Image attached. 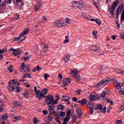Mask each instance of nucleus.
Masks as SVG:
<instances>
[{
	"instance_id": "59",
	"label": "nucleus",
	"mask_w": 124,
	"mask_h": 124,
	"mask_svg": "<svg viewBox=\"0 0 124 124\" xmlns=\"http://www.w3.org/2000/svg\"><path fill=\"white\" fill-rule=\"evenodd\" d=\"M21 37H22V36H21V35H20L19 37H16V38H15V40L16 41H18V40H19V39H20V38H21Z\"/></svg>"
},
{
	"instance_id": "29",
	"label": "nucleus",
	"mask_w": 124,
	"mask_h": 124,
	"mask_svg": "<svg viewBox=\"0 0 124 124\" xmlns=\"http://www.w3.org/2000/svg\"><path fill=\"white\" fill-rule=\"evenodd\" d=\"M35 92H36L35 94L36 97L38 98V96H39V93H40V90H38L36 91H35Z\"/></svg>"
},
{
	"instance_id": "45",
	"label": "nucleus",
	"mask_w": 124,
	"mask_h": 124,
	"mask_svg": "<svg viewBox=\"0 0 124 124\" xmlns=\"http://www.w3.org/2000/svg\"><path fill=\"white\" fill-rule=\"evenodd\" d=\"M60 117H65V112H63V111H61L60 112Z\"/></svg>"
},
{
	"instance_id": "57",
	"label": "nucleus",
	"mask_w": 124,
	"mask_h": 124,
	"mask_svg": "<svg viewBox=\"0 0 124 124\" xmlns=\"http://www.w3.org/2000/svg\"><path fill=\"white\" fill-rule=\"evenodd\" d=\"M5 50H6V49L5 48H4L2 50L0 49V54H3V53L5 52Z\"/></svg>"
},
{
	"instance_id": "20",
	"label": "nucleus",
	"mask_w": 124,
	"mask_h": 124,
	"mask_svg": "<svg viewBox=\"0 0 124 124\" xmlns=\"http://www.w3.org/2000/svg\"><path fill=\"white\" fill-rule=\"evenodd\" d=\"M21 120V117L19 116H16L13 118V122H18V121H20Z\"/></svg>"
},
{
	"instance_id": "14",
	"label": "nucleus",
	"mask_w": 124,
	"mask_h": 124,
	"mask_svg": "<svg viewBox=\"0 0 124 124\" xmlns=\"http://www.w3.org/2000/svg\"><path fill=\"white\" fill-rule=\"evenodd\" d=\"M8 90L9 91V92H13V91L15 90V86L9 83L8 86Z\"/></svg>"
},
{
	"instance_id": "37",
	"label": "nucleus",
	"mask_w": 124,
	"mask_h": 124,
	"mask_svg": "<svg viewBox=\"0 0 124 124\" xmlns=\"http://www.w3.org/2000/svg\"><path fill=\"white\" fill-rule=\"evenodd\" d=\"M15 89H16V93H19V92H20V87H18V86H15Z\"/></svg>"
},
{
	"instance_id": "46",
	"label": "nucleus",
	"mask_w": 124,
	"mask_h": 124,
	"mask_svg": "<svg viewBox=\"0 0 124 124\" xmlns=\"http://www.w3.org/2000/svg\"><path fill=\"white\" fill-rule=\"evenodd\" d=\"M108 93V92H103V93H101V96H102V97H105L106 94H107Z\"/></svg>"
},
{
	"instance_id": "27",
	"label": "nucleus",
	"mask_w": 124,
	"mask_h": 124,
	"mask_svg": "<svg viewBox=\"0 0 124 124\" xmlns=\"http://www.w3.org/2000/svg\"><path fill=\"white\" fill-rule=\"evenodd\" d=\"M88 103V101H87V99H83L81 100V105H86Z\"/></svg>"
},
{
	"instance_id": "2",
	"label": "nucleus",
	"mask_w": 124,
	"mask_h": 124,
	"mask_svg": "<svg viewBox=\"0 0 124 124\" xmlns=\"http://www.w3.org/2000/svg\"><path fill=\"white\" fill-rule=\"evenodd\" d=\"M118 3H119V1L116 0L115 2H113L112 5H111L109 8V14L111 15V17L114 16V13H115V9H116V7H117Z\"/></svg>"
},
{
	"instance_id": "48",
	"label": "nucleus",
	"mask_w": 124,
	"mask_h": 124,
	"mask_svg": "<svg viewBox=\"0 0 124 124\" xmlns=\"http://www.w3.org/2000/svg\"><path fill=\"white\" fill-rule=\"evenodd\" d=\"M77 113H82V110H81V108H77Z\"/></svg>"
},
{
	"instance_id": "44",
	"label": "nucleus",
	"mask_w": 124,
	"mask_h": 124,
	"mask_svg": "<svg viewBox=\"0 0 124 124\" xmlns=\"http://www.w3.org/2000/svg\"><path fill=\"white\" fill-rule=\"evenodd\" d=\"M72 120L74 123H76V121H77V116H76V115L74 116L72 118Z\"/></svg>"
},
{
	"instance_id": "51",
	"label": "nucleus",
	"mask_w": 124,
	"mask_h": 124,
	"mask_svg": "<svg viewBox=\"0 0 124 124\" xmlns=\"http://www.w3.org/2000/svg\"><path fill=\"white\" fill-rule=\"evenodd\" d=\"M70 21H71V19H70L68 18H66V23L67 24H70Z\"/></svg>"
},
{
	"instance_id": "62",
	"label": "nucleus",
	"mask_w": 124,
	"mask_h": 124,
	"mask_svg": "<svg viewBox=\"0 0 124 124\" xmlns=\"http://www.w3.org/2000/svg\"><path fill=\"white\" fill-rule=\"evenodd\" d=\"M116 124H122V120H120L118 121H116Z\"/></svg>"
},
{
	"instance_id": "28",
	"label": "nucleus",
	"mask_w": 124,
	"mask_h": 124,
	"mask_svg": "<svg viewBox=\"0 0 124 124\" xmlns=\"http://www.w3.org/2000/svg\"><path fill=\"white\" fill-rule=\"evenodd\" d=\"M25 65H26L25 63H22L21 65L19 67V69H20V71H22V70H24V68H25Z\"/></svg>"
},
{
	"instance_id": "41",
	"label": "nucleus",
	"mask_w": 124,
	"mask_h": 124,
	"mask_svg": "<svg viewBox=\"0 0 124 124\" xmlns=\"http://www.w3.org/2000/svg\"><path fill=\"white\" fill-rule=\"evenodd\" d=\"M33 123L34 124H37L38 123V119H37V118H33Z\"/></svg>"
},
{
	"instance_id": "43",
	"label": "nucleus",
	"mask_w": 124,
	"mask_h": 124,
	"mask_svg": "<svg viewBox=\"0 0 124 124\" xmlns=\"http://www.w3.org/2000/svg\"><path fill=\"white\" fill-rule=\"evenodd\" d=\"M48 48H49V46H48V45H45L44 46V49L45 52H47V49H48Z\"/></svg>"
},
{
	"instance_id": "53",
	"label": "nucleus",
	"mask_w": 124,
	"mask_h": 124,
	"mask_svg": "<svg viewBox=\"0 0 124 124\" xmlns=\"http://www.w3.org/2000/svg\"><path fill=\"white\" fill-rule=\"evenodd\" d=\"M78 118H81L82 117V115H83L82 112H79L77 113Z\"/></svg>"
},
{
	"instance_id": "23",
	"label": "nucleus",
	"mask_w": 124,
	"mask_h": 124,
	"mask_svg": "<svg viewBox=\"0 0 124 124\" xmlns=\"http://www.w3.org/2000/svg\"><path fill=\"white\" fill-rule=\"evenodd\" d=\"M62 100L63 101H68V100H69V97L66 96H62Z\"/></svg>"
},
{
	"instance_id": "1",
	"label": "nucleus",
	"mask_w": 124,
	"mask_h": 124,
	"mask_svg": "<svg viewBox=\"0 0 124 124\" xmlns=\"http://www.w3.org/2000/svg\"><path fill=\"white\" fill-rule=\"evenodd\" d=\"M46 103L47 105L50 104H57V101H54V96L52 95H47V98L46 99Z\"/></svg>"
},
{
	"instance_id": "6",
	"label": "nucleus",
	"mask_w": 124,
	"mask_h": 124,
	"mask_svg": "<svg viewBox=\"0 0 124 124\" xmlns=\"http://www.w3.org/2000/svg\"><path fill=\"white\" fill-rule=\"evenodd\" d=\"M73 4L75 6H77L78 8H82L83 7V3L82 2H77L74 1Z\"/></svg>"
},
{
	"instance_id": "35",
	"label": "nucleus",
	"mask_w": 124,
	"mask_h": 124,
	"mask_svg": "<svg viewBox=\"0 0 124 124\" xmlns=\"http://www.w3.org/2000/svg\"><path fill=\"white\" fill-rule=\"evenodd\" d=\"M119 94L120 95H124V88L120 90Z\"/></svg>"
},
{
	"instance_id": "11",
	"label": "nucleus",
	"mask_w": 124,
	"mask_h": 124,
	"mask_svg": "<svg viewBox=\"0 0 124 124\" xmlns=\"http://www.w3.org/2000/svg\"><path fill=\"white\" fill-rule=\"evenodd\" d=\"M13 55L16 56H18V55H21V49L19 48L17 49H16V50L15 51V52L13 53Z\"/></svg>"
},
{
	"instance_id": "7",
	"label": "nucleus",
	"mask_w": 124,
	"mask_h": 124,
	"mask_svg": "<svg viewBox=\"0 0 124 124\" xmlns=\"http://www.w3.org/2000/svg\"><path fill=\"white\" fill-rule=\"evenodd\" d=\"M70 58H71V55H70L69 54H66L64 55L63 58H62V60L64 61L65 62L67 63L69 62Z\"/></svg>"
},
{
	"instance_id": "26",
	"label": "nucleus",
	"mask_w": 124,
	"mask_h": 124,
	"mask_svg": "<svg viewBox=\"0 0 124 124\" xmlns=\"http://www.w3.org/2000/svg\"><path fill=\"white\" fill-rule=\"evenodd\" d=\"M31 58V56L29 55L28 57H23L22 59L24 62H27V61H28V60H30Z\"/></svg>"
},
{
	"instance_id": "50",
	"label": "nucleus",
	"mask_w": 124,
	"mask_h": 124,
	"mask_svg": "<svg viewBox=\"0 0 124 124\" xmlns=\"http://www.w3.org/2000/svg\"><path fill=\"white\" fill-rule=\"evenodd\" d=\"M81 92H82V90L78 89L76 91V93L77 94H81Z\"/></svg>"
},
{
	"instance_id": "13",
	"label": "nucleus",
	"mask_w": 124,
	"mask_h": 124,
	"mask_svg": "<svg viewBox=\"0 0 124 124\" xmlns=\"http://www.w3.org/2000/svg\"><path fill=\"white\" fill-rule=\"evenodd\" d=\"M42 6V3H41V2H38L35 6L36 11H38L40 9V8H41Z\"/></svg>"
},
{
	"instance_id": "24",
	"label": "nucleus",
	"mask_w": 124,
	"mask_h": 124,
	"mask_svg": "<svg viewBox=\"0 0 124 124\" xmlns=\"http://www.w3.org/2000/svg\"><path fill=\"white\" fill-rule=\"evenodd\" d=\"M13 103L14 106H20L21 105V103L18 101H14Z\"/></svg>"
},
{
	"instance_id": "63",
	"label": "nucleus",
	"mask_w": 124,
	"mask_h": 124,
	"mask_svg": "<svg viewBox=\"0 0 124 124\" xmlns=\"http://www.w3.org/2000/svg\"><path fill=\"white\" fill-rule=\"evenodd\" d=\"M43 113L44 115H47V114H48V110H43Z\"/></svg>"
},
{
	"instance_id": "31",
	"label": "nucleus",
	"mask_w": 124,
	"mask_h": 124,
	"mask_svg": "<svg viewBox=\"0 0 124 124\" xmlns=\"http://www.w3.org/2000/svg\"><path fill=\"white\" fill-rule=\"evenodd\" d=\"M53 114L51 113L50 114V113H49V116L48 117V121H50V122H51V121L53 120V116H52Z\"/></svg>"
},
{
	"instance_id": "15",
	"label": "nucleus",
	"mask_w": 124,
	"mask_h": 124,
	"mask_svg": "<svg viewBox=\"0 0 124 124\" xmlns=\"http://www.w3.org/2000/svg\"><path fill=\"white\" fill-rule=\"evenodd\" d=\"M6 3H8V2L7 0H3L0 5V7H2V8L5 7L6 6Z\"/></svg>"
},
{
	"instance_id": "47",
	"label": "nucleus",
	"mask_w": 124,
	"mask_h": 124,
	"mask_svg": "<svg viewBox=\"0 0 124 124\" xmlns=\"http://www.w3.org/2000/svg\"><path fill=\"white\" fill-rule=\"evenodd\" d=\"M60 100V96L59 95H57L56 96V100H54V101H57V104H58V101Z\"/></svg>"
},
{
	"instance_id": "30",
	"label": "nucleus",
	"mask_w": 124,
	"mask_h": 124,
	"mask_svg": "<svg viewBox=\"0 0 124 124\" xmlns=\"http://www.w3.org/2000/svg\"><path fill=\"white\" fill-rule=\"evenodd\" d=\"M70 120V116H68L67 115L66 116V118L64 119V122L66 123V122H68Z\"/></svg>"
},
{
	"instance_id": "55",
	"label": "nucleus",
	"mask_w": 124,
	"mask_h": 124,
	"mask_svg": "<svg viewBox=\"0 0 124 124\" xmlns=\"http://www.w3.org/2000/svg\"><path fill=\"white\" fill-rule=\"evenodd\" d=\"M96 33H97V31H93V36H94V37H95V38H96V36H97Z\"/></svg>"
},
{
	"instance_id": "25",
	"label": "nucleus",
	"mask_w": 124,
	"mask_h": 124,
	"mask_svg": "<svg viewBox=\"0 0 124 124\" xmlns=\"http://www.w3.org/2000/svg\"><path fill=\"white\" fill-rule=\"evenodd\" d=\"M88 107L90 108H93V104L91 102H90L89 103H88V105H87Z\"/></svg>"
},
{
	"instance_id": "34",
	"label": "nucleus",
	"mask_w": 124,
	"mask_h": 124,
	"mask_svg": "<svg viewBox=\"0 0 124 124\" xmlns=\"http://www.w3.org/2000/svg\"><path fill=\"white\" fill-rule=\"evenodd\" d=\"M121 20L122 21H124V10H123V11L121 14Z\"/></svg>"
},
{
	"instance_id": "21",
	"label": "nucleus",
	"mask_w": 124,
	"mask_h": 124,
	"mask_svg": "<svg viewBox=\"0 0 124 124\" xmlns=\"http://www.w3.org/2000/svg\"><path fill=\"white\" fill-rule=\"evenodd\" d=\"M41 93H43V94H47V93H48V89L45 88L42 89V92Z\"/></svg>"
},
{
	"instance_id": "4",
	"label": "nucleus",
	"mask_w": 124,
	"mask_h": 124,
	"mask_svg": "<svg viewBox=\"0 0 124 124\" xmlns=\"http://www.w3.org/2000/svg\"><path fill=\"white\" fill-rule=\"evenodd\" d=\"M99 99V96L94 93H92L90 96V99L91 100H97Z\"/></svg>"
},
{
	"instance_id": "54",
	"label": "nucleus",
	"mask_w": 124,
	"mask_h": 124,
	"mask_svg": "<svg viewBox=\"0 0 124 124\" xmlns=\"http://www.w3.org/2000/svg\"><path fill=\"white\" fill-rule=\"evenodd\" d=\"M89 113L91 115H92L93 113V108H89Z\"/></svg>"
},
{
	"instance_id": "16",
	"label": "nucleus",
	"mask_w": 124,
	"mask_h": 124,
	"mask_svg": "<svg viewBox=\"0 0 124 124\" xmlns=\"http://www.w3.org/2000/svg\"><path fill=\"white\" fill-rule=\"evenodd\" d=\"M9 84L12 85L13 86L14 85L17 84V80L16 79H12L9 82Z\"/></svg>"
},
{
	"instance_id": "64",
	"label": "nucleus",
	"mask_w": 124,
	"mask_h": 124,
	"mask_svg": "<svg viewBox=\"0 0 124 124\" xmlns=\"http://www.w3.org/2000/svg\"><path fill=\"white\" fill-rule=\"evenodd\" d=\"M3 111V108H2V106H0V113H2Z\"/></svg>"
},
{
	"instance_id": "17",
	"label": "nucleus",
	"mask_w": 124,
	"mask_h": 124,
	"mask_svg": "<svg viewBox=\"0 0 124 124\" xmlns=\"http://www.w3.org/2000/svg\"><path fill=\"white\" fill-rule=\"evenodd\" d=\"M89 49H90V50H92V51H94V52L96 51V50H97V47H96V46H90L89 47Z\"/></svg>"
},
{
	"instance_id": "42",
	"label": "nucleus",
	"mask_w": 124,
	"mask_h": 124,
	"mask_svg": "<svg viewBox=\"0 0 124 124\" xmlns=\"http://www.w3.org/2000/svg\"><path fill=\"white\" fill-rule=\"evenodd\" d=\"M95 22H96V23L97 24H98L99 25H101V20H100V19H96Z\"/></svg>"
},
{
	"instance_id": "22",
	"label": "nucleus",
	"mask_w": 124,
	"mask_h": 124,
	"mask_svg": "<svg viewBox=\"0 0 124 124\" xmlns=\"http://www.w3.org/2000/svg\"><path fill=\"white\" fill-rule=\"evenodd\" d=\"M98 109H99V110H101V112H103V109H102V105L98 104L95 110H97Z\"/></svg>"
},
{
	"instance_id": "18",
	"label": "nucleus",
	"mask_w": 124,
	"mask_h": 124,
	"mask_svg": "<svg viewBox=\"0 0 124 124\" xmlns=\"http://www.w3.org/2000/svg\"><path fill=\"white\" fill-rule=\"evenodd\" d=\"M58 110H61V111H63V110H64V106L62 105H59L57 108V110L58 111Z\"/></svg>"
},
{
	"instance_id": "58",
	"label": "nucleus",
	"mask_w": 124,
	"mask_h": 124,
	"mask_svg": "<svg viewBox=\"0 0 124 124\" xmlns=\"http://www.w3.org/2000/svg\"><path fill=\"white\" fill-rule=\"evenodd\" d=\"M120 36H121V38H123V39H124V32H121L120 33Z\"/></svg>"
},
{
	"instance_id": "56",
	"label": "nucleus",
	"mask_w": 124,
	"mask_h": 124,
	"mask_svg": "<svg viewBox=\"0 0 124 124\" xmlns=\"http://www.w3.org/2000/svg\"><path fill=\"white\" fill-rule=\"evenodd\" d=\"M120 7H121V6H119V7L117 8V10L116 11L115 13L116 14V15H117V14H119V13H120Z\"/></svg>"
},
{
	"instance_id": "8",
	"label": "nucleus",
	"mask_w": 124,
	"mask_h": 124,
	"mask_svg": "<svg viewBox=\"0 0 124 124\" xmlns=\"http://www.w3.org/2000/svg\"><path fill=\"white\" fill-rule=\"evenodd\" d=\"M54 105H55V104H50V106H48L47 107V108L48 109V111L49 113H50V114H51L53 113V111H54L55 109V106Z\"/></svg>"
},
{
	"instance_id": "61",
	"label": "nucleus",
	"mask_w": 124,
	"mask_h": 124,
	"mask_svg": "<svg viewBox=\"0 0 124 124\" xmlns=\"http://www.w3.org/2000/svg\"><path fill=\"white\" fill-rule=\"evenodd\" d=\"M72 100H73V101H75V102H77L78 99H77V98L74 97L73 98Z\"/></svg>"
},
{
	"instance_id": "40",
	"label": "nucleus",
	"mask_w": 124,
	"mask_h": 124,
	"mask_svg": "<svg viewBox=\"0 0 124 124\" xmlns=\"http://www.w3.org/2000/svg\"><path fill=\"white\" fill-rule=\"evenodd\" d=\"M13 67L12 65L10 66V67H8V70L10 71V72H13Z\"/></svg>"
},
{
	"instance_id": "33",
	"label": "nucleus",
	"mask_w": 124,
	"mask_h": 124,
	"mask_svg": "<svg viewBox=\"0 0 124 124\" xmlns=\"http://www.w3.org/2000/svg\"><path fill=\"white\" fill-rule=\"evenodd\" d=\"M74 78L75 79H76L77 82H80L81 81V77H80V76H76Z\"/></svg>"
},
{
	"instance_id": "52",
	"label": "nucleus",
	"mask_w": 124,
	"mask_h": 124,
	"mask_svg": "<svg viewBox=\"0 0 124 124\" xmlns=\"http://www.w3.org/2000/svg\"><path fill=\"white\" fill-rule=\"evenodd\" d=\"M70 114H71V111H70V109L67 111V115L66 116H68L69 117H70Z\"/></svg>"
},
{
	"instance_id": "36",
	"label": "nucleus",
	"mask_w": 124,
	"mask_h": 124,
	"mask_svg": "<svg viewBox=\"0 0 124 124\" xmlns=\"http://www.w3.org/2000/svg\"><path fill=\"white\" fill-rule=\"evenodd\" d=\"M114 85H115V87H121V83H119L118 82H115L113 83Z\"/></svg>"
},
{
	"instance_id": "32",
	"label": "nucleus",
	"mask_w": 124,
	"mask_h": 124,
	"mask_svg": "<svg viewBox=\"0 0 124 124\" xmlns=\"http://www.w3.org/2000/svg\"><path fill=\"white\" fill-rule=\"evenodd\" d=\"M38 100H41L42 98H43V93L42 92H41L40 93L39 96H38Z\"/></svg>"
},
{
	"instance_id": "9",
	"label": "nucleus",
	"mask_w": 124,
	"mask_h": 124,
	"mask_svg": "<svg viewBox=\"0 0 124 124\" xmlns=\"http://www.w3.org/2000/svg\"><path fill=\"white\" fill-rule=\"evenodd\" d=\"M108 83H110V80H108V79H106L100 81L98 83V85L100 86L101 85H103V84H108Z\"/></svg>"
},
{
	"instance_id": "39",
	"label": "nucleus",
	"mask_w": 124,
	"mask_h": 124,
	"mask_svg": "<svg viewBox=\"0 0 124 124\" xmlns=\"http://www.w3.org/2000/svg\"><path fill=\"white\" fill-rule=\"evenodd\" d=\"M115 71L116 72V73H118L119 74H121L122 72V70H120V69H118V68H116L115 69Z\"/></svg>"
},
{
	"instance_id": "60",
	"label": "nucleus",
	"mask_w": 124,
	"mask_h": 124,
	"mask_svg": "<svg viewBox=\"0 0 124 124\" xmlns=\"http://www.w3.org/2000/svg\"><path fill=\"white\" fill-rule=\"evenodd\" d=\"M2 118L3 120H6L7 119V116H6V115H3L2 116Z\"/></svg>"
},
{
	"instance_id": "3",
	"label": "nucleus",
	"mask_w": 124,
	"mask_h": 124,
	"mask_svg": "<svg viewBox=\"0 0 124 124\" xmlns=\"http://www.w3.org/2000/svg\"><path fill=\"white\" fill-rule=\"evenodd\" d=\"M53 25H54L55 27H57V28H61L62 27H64L65 23L62 22L61 20H55L53 22Z\"/></svg>"
},
{
	"instance_id": "12",
	"label": "nucleus",
	"mask_w": 124,
	"mask_h": 124,
	"mask_svg": "<svg viewBox=\"0 0 124 124\" xmlns=\"http://www.w3.org/2000/svg\"><path fill=\"white\" fill-rule=\"evenodd\" d=\"M70 74L73 77H75L78 74V71L77 69L72 70Z\"/></svg>"
},
{
	"instance_id": "19",
	"label": "nucleus",
	"mask_w": 124,
	"mask_h": 124,
	"mask_svg": "<svg viewBox=\"0 0 124 124\" xmlns=\"http://www.w3.org/2000/svg\"><path fill=\"white\" fill-rule=\"evenodd\" d=\"M26 68H27V69L25 70L24 71V72L29 73V72L31 71V68H30V65H29V64L26 65Z\"/></svg>"
},
{
	"instance_id": "38",
	"label": "nucleus",
	"mask_w": 124,
	"mask_h": 124,
	"mask_svg": "<svg viewBox=\"0 0 124 124\" xmlns=\"http://www.w3.org/2000/svg\"><path fill=\"white\" fill-rule=\"evenodd\" d=\"M24 95L25 97H26V98H28L29 96H30V93L28 92H25L24 94Z\"/></svg>"
},
{
	"instance_id": "5",
	"label": "nucleus",
	"mask_w": 124,
	"mask_h": 124,
	"mask_svg": "<svg viewBox=\"0 0 124 124\" xmlns=\"http://www.w3.org/2000/svg\"><path fill=\"white\" fill-rule=\"evenodd\" d=\"M71 82V79L70 78H64L63 80L62 87H65L66 86H68V84Z\"/></svg>"
},
{
	"instance_id": "10",
	"label": "nucleus",
	"mask_w": 124,
	"mask_h": 124,
	"mask_svg": "<svg viewBox=\"0 0 124 124\" xmlns=\"http://www.w3.org/2000/svg\"><path fill=\"white\" fill-rule=\"evenodd\" d=\"M30 31V29L26 28L21 33H20V36H24V35H26V34H28V33Z\"/></svg>"
},
{
	"instance_id": "49",
	"label": "nucleus",
	"mask_w": 124,
	"mask_h": 124,
	"mask_svg": "<svg viewBox=\"0 0 124 124\" xmlns=\"http://www.w3.org/2000/svg\"><path fill=\"white\" fill-rule=\"evenodd\" d=\"M56 120L57 123H59V124H61V121H60V117L59 116H58L56 118Z\"/></svg>"
}]
</instances>
